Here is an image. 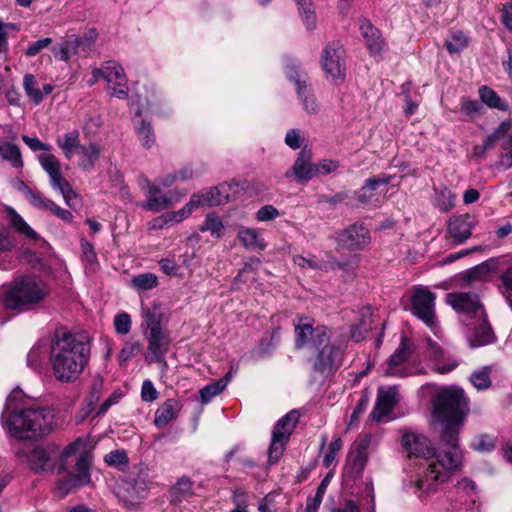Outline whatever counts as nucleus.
Wrapping results in <instances>:
<instances>
[{
	"label": "nucleus",
	"instance_id": "obj_1",
	"mask_svg": "<svg viewBox=\"0 0 512 512\" xmlns=\"http://www.w3.org/2000/svg\"><path fill=\"white\" fill-rule=\"evenodd\" d=\"M470 411L469 399L462 388L451 386L440 390L432 401L433 421L442 426L441 443L448 446L444 467H459L462 453L458 446V435Z\"/></svg>",
	"mask_w": 512,
	"mask_h": 512
},
{
	"label": "nucleus",
	"instance_id": "obj_2",
	"mask_svg": "<svg viewBox=\"0 0 512 512\" xmlns=\"http://www.w3.org/2000/svg\"><path fill=\"white\" fill-rule=\"evenodd\" d=\"M401 443L410 458L419 459L415 475L416 493L419 497L434 492L439 484L448 479L450 471L458 468H447L442 465L444 461H447L445 452L448 450V446L441 442L440 445L444 449L437 452L427 437L406 431L402 435Z\"/></svg>",
	"mask_w": 512,
	"mask_h": 512
},
{
	"label": "nucleus",
	"instance_id": "obj_3",
	"mask_svg": "<svg viewBox=\"0 0 512 512\" xmlns=\"http://www.w3.org/2000/svg\"><path fill=\"white\" fill-rule=\"evenodd\" d=\"M90 351L87 333L56 331L50 346V364L55 378L63 383L77 380L88 364Z\"/></svg>",
	"mask_w": 512,
	"mask_h": 512
},
{
	"label": "nucleus",
	"instance_id": "obj_4",
	"mask_svg": "<svg viewBox=\"0 0 512 512\" xmlns=\"http://www.w3.org/2000/svg\"><path fill=\"white\" fill-rule=\"evenodd\" d=\"M21 390H13L6 400L2 420L11 436L18 439L39 437L51 430L53 414L48 408H33Z\"/></svg>",
	"mask_w": 512,
	"mask_h": 512
},
{
	"label": "nucleus",
	"instance_id": "obj_5",
	"mask_svg": "<svg viewBox=\"0 0 512 512\" xmlns=\"http://www.w3.org/2000/svg\"><path fill=\"white\" fill-rule=\"evenodd\" d=\"M49 295L46 283L35 277H20L11 282L2 300L7 309L28 311L41 305Z\"/></svg>",
	"mask_w": 512,
	"mask_h": 512
},
{
	"label": "nucleus",
	"instance_id": "obj_6",
	"mask_svg": "<svg viewBox=\"0 0 512 512\" xmlns=\"http://www.w3.org/2000/svg\"><path fill=\"white\" fill-rule=\"evenodd\" d=\"M83 445L81 440H76L67 445L60 453L57 446H37L28 452H17V456H26L29 468L36 473H51L57 467L59 473L67 471L68 459L76 455Z\"/></svg>",
	"mask_w": 512,
	"mask_h": 512
},
{
	"label": "nucleus",
	"instance_id": "obj_7",
	"mask_svg": "<svg viewBox=\"0 0 512 512\" xmlns=\"http://www.w3.org/2000/svg\"><path fill=\"white\" fill-rule=\"evenodd\" d=\"M56 144L68 160L72 159L74 154H77V165L85 171H90L94 168L102 152V146L97 142H90L87 145L81 144L77 130L59 136L56 139Z\"/></svg>",
	"mask_w": 512,
	"mask_h": 512
},
{
	"label": "nucleus",
	"instance_id": "obj_8",
	"mask_svg": "<svg viewBox=\"0 0 512 512\" xmlns=\"http://www.w3.org/2000/svg\"><path fill=\"white\" fill-rule=\"evenodd\" d=\"M315 356L313 360V372L323 377L333 375L343 364L345 348L341 344L332 343L328 334V341L312 348Z\"/></svg>",
	"mask_w": 512,
	"mask_h": 512
},
{
	"label": "nucleus",
	"instance_id": "obj_9",
	"mask_svg": "<svg viewBox=\"0 0 512 512\" xmlns=\"http://www.w3.org/2000/svg\"><path fill=\"white\" fill-rule=\"evenodd\" d=\"M298 421V411L291 410L276 423L272 432L271 444L268 450V463L270 465L277 463L282 456L285 450V445L296 428Z\"/></svg>",
	"mask_w": 512,
	"mask_h": 512
},
{
	"label": "nucleus",
	"instance_id": "obj_10",
	"mask_svg": "<svg viewBox=\"0 0 512 512\" xmlns=\"http://www.w3.org/2000/svg\"><path fill=\"white\" fill-rule=\"evenodd\" d=\"M435 293L427 288H417L411 296V313L438 335L439 325L435 311Z\"/></svg>",
	"mask_w": 512,
	"mask_h": 512
},
{
	"label": "nucleus",
	"instance_id": "obj_11",
	"mask_svg": "<svg viewBox=\"0 0 512 512\" xmlns=\"http://www.w3.org/2000/svg\"><path fill=\"white\" fill-rule=\"evenodd\" d=\"M92 460V455L87 451H82L77 455L75 471L68 474L64 479L59 480L57 483L56 489L61 496H65L71 491L90 483V467Z\"/></svg>",
	"mask_w": 512,
	"mask_h": 512
},
{
	"label": "nucleus",
	"instance_id": "obj_12",
	"mask_svg": "<svg viewBox=\"0 0 512 512\" xmlns=\"http://www.w3.org/2000/svg\"><path fill=\"white\" fill-rule=\"evenodd\" d=\"M344 47L339 41L328 43L322 53V68L334 83H340L345 77Z\"/></svg>",
	"mask_w": 512,
	"mask_h": 512
},
{
	"label": "nucleus",
	"instance_id": "obj_13",
	"mask_svg": "<svg viewBox=\"0 0 512 512\" xmlns=\"http://www.w3.org/2000/svg\"><path fill=\"white\" fill-rule=\"evenodd\" d=\"M94 74L96 78L104 79L112 90L111 95L120 99L128 96L127 78L123 67L115 61H107L102 67L95 68Z\"/></svg>",
	"mask_w": 512,
	"mask_h": 512
},
{
	"label": "nucleus",
	"instance_id": "obj_14",
	"mask_svg": "<svg viewBox=\"0 0 512 512\" xmlns=\"http://www.w3.org/2000/svg\"><path fill=\"white\" fill-rule=\"evenodd\" d=\"M295 346L302 349L308 345L313 348L316 345L325 344L328 341V328L326 326L313 327V321L302 317L295 324Z\"/></svg>",
	"mask_w": 512,
	"mask_h": 512
},
{
	"label": "nucleus",
	"instance_id": "obj_15",
	"mask_svg": "<svg viewBox=\"0 0 512 512\" xmlns=\"http://www.w3.org/2000/svg\"><path fill=\"white\" fill-rule=\"evenodd\" d=\"M148 490L146 476L138 475L137 478H127L117 488V495L123 503L129 507H135Z\"/></svg>",
	"mask_w": 512,
	"mask_h": 512
},
{
	"label": "nucleus",
	"instance_id": "obj_16",
	"mask_svg": "<svg viewBox=\"0 0 512 512\" xmlns=\"http://www.w3.org/2000/svg\"><path fill=\"white\" fill-rule=\"evenodd\" d=\"M446 302L458 313L476 318L484 312L477 294L472 292H453L446 295Z\"/></svg>",
	"mask_w": 512,
	"mask_h": 512
},
{
	"label": "nucleus",
	"instance_id": "obj_17",
	"mask_svg": "<svg viewBox=\"0 0 512 512\" xmlns=\"http://www.w3.org/2000/svg\"><path fill=\"white\" fill-rule=\"evenodd\" d=\"M146 339L148 342L146 360L149 363H163L166 364L165 355L169 350L170 337L167 330L162 329L158 331L146 332Z\"/></svg>",
	"mask_w": 512,
	"mask_h": 512
},
{
	"label": "nucleus",
	"instance_id": "obj_18",
	"mask_svg": "<svg viewBox=\"0 0 512 512\" xmlns=\"http://www.w3.org/2000/svg\"><path fill=\"white\" fill-rule=\"evenodd\" d=\"M369 230L362 224H353L340 231L337 244L349 250H361L370 243Z\"/></svg>",
	"mask_w": 512,
	"mask_h": 512
},
{
	"label": "nucleus",
	"instance_id": "obj_19",
	"mask_svg": "<svg viewBox=\"0 0 512 512\" xmlns=\"http://www.w3.org/2000/svg\"><path fill=\"white\" fill-rule=\"evenodd\" d=\"M475 319L473 327H471L466 334L469 346L471 348H478L494 343L496 336L485 313L481 312Z\"/></svg>",
	"mask_w": 512,
	"mask_h": 512
},
{
	"label": "nucleus",
	"instance_id": "obj_20",
	"mask_svg": "<svg viewBox=\"0 0 512 512\" xmlns=\"http://www.w3.org/2000/svg\"><path fill=\"white\" fill-rule=\"evenodd\" d=\"M315 164L312 163V152L306 148L302 149L293 166L285 172V177L294 176L298 182H308L315 177Z\"/></svg>",
	"mask_w": 512,
	"mask_h": 512
},
{
	"label": "nucleus",
	"instance_id": "obj_21",
	"mask_svg": "<svg viewBox=\"0 0 512 512\" xmlns=\"http://www.w3.org/2000/svg\"><path fill=\"white\" fill-rule=\"evenodd\" d=\"M474 217L469 214L452 216L448 221V234L457 245L464 243L472 235Z\"/></svg>",
	"mask_w": 512,
	"mask_h": 512
},
{
	"label": "nucleus",
	"instance_id": "obj_22",
	"mask_svg": "<svg viewBox=\"0 0 512 512\" xmlns=\"http://www.w3.org/2000/svg\"><path fill=\"white\" fill-rule=\"evenodd\" d=\"M412 353V349L408 339L404 336L401 338L399 347L387 360V369L385 374L389 376L406 377L408 373L405 368H400Z\"/></svg>",
	"mask_w": 512,
	"mask_h": 512
},
{
	"label": "nucleus",
	"instance_id": "obj_23",
	"mask_svg": "<svg viewBox=\"0 0 512 512\" xmlns=\"http://www.w3.org/2000/svg\"><path fill=\"white\" fill-rule=\"evenodd\" d=\"M396 394V387H389L387 390H379L375 406L370 413V417L373 421L381 422L392 412L396 404Z\"/></svg>",
	"mask_w": 512,
	"mask_h": 512
},
{
	"label": "nucleus",
	"instance_id": "obj_24",
	"mask_svg": "<svg viewBox=\"0 0 512 512\" xmlns=\"http://www.w3.org/2000/svg\"><path fill=\"white\" fill-rule=\"evenodd\" d=\"M232 184L221 183L216 187H212L203 193H197L200 198L201 206H217L230 201V191L233 189Z\"/></svg>",
	"mask_w": 512,
	"mask_h": 512
},
{
	"label": "nucleus",
	"instance_id": "obj_25",
	"mask_svg": "<svg viewBox=\"0 0 512 512\" xmlns=\"http://www.w3.org/2000/svg\"><path fill=\"white\" fill-rule=\"evenodd\" d=\"M360 30L363 38L365 39V44L369 53L373 56L381 55L384 48V41L381 37L380 31L367 19H362L360 21Z\"/></svg>",
	"mask_w": 512,
	"mask_h": 512
},
{
	"label": "nucleus",
	"instance_id": "obj_26",
	"mask_svg": "<svg viewBox=\"0 0 512 512\" xmlns=\"http://www.w3.org/2000/svg\"><path fill=\"white\" fill-rule=\"evenodd\" d=\"M181 403L174 398L167 399L155 411L154 424L158 428L165 427L178 417L181 411Z\"/></svg>",
	"mask_w": 512,
	"mask_h": 512
},
{
	"label": "nucleus",
	"instance_id": "obj_27",
	"mask_svg": "<svg viewBox=\"0 0 512 512\" xmlns=\"http://www.w3.org/2000/svg\"><path fill=\"white\" fill-rule=\"evenodd\" d=\"M391 181L390 175H379L368 178L356 194L360 204H370L375 196V191L380 185H388Z\"/></svg>",
	"mask_w": 512,
	"mask_h": 512
},
{
	"label": "nucleus",
	"instance_id": "obj_28",
	"mask_svg": "<svg viewBox=\"0 0 512 512\" xmlns=\"http://www.w3.org/2000/svg\"><path fill=\"white\" fill-rule=\"evenodd\" d=\"M38 161L43 170L49 175L51 186L65 179L61 172V164L53 154H41L38 156Z\"/></svg>",
	"mask_w": 512,
	"mask_h": 512
},
{
	"label": "nucleus",
	"instance_id": "obj_29",
	"mask_svg": "<svg viewBox=\"0 0 512 512\" xmlns=\"http://www.w3.org/2000/svg\"><path fill=\"white\" fill-rule=\"evenodd\" d=\"M0 161H7L15 169L23 167L24 162L20 148L11 142L0 140Z\"/></svg>",
	"mask_w": 512,
	"mask_h": 512
},
{
	"label": "nucleus",
	"instance_id": "obj_30",
	"mask_svg": "<svg viewBox=\"0 0 512 512\" xmlns=\"http://www.w3.org/2000/svg\"><path fill=\"white\" fill-rule=\"evenodd\" d=\"M296 91L305 111L310 114L316 113L318 111V103L312 93V90L307 84V80L301 81L300 79H297Z\"/></svg>",
	"mask_w": 512,
	"mask_h": 512
},
{
	"label": "nucleus",
	"instance_id": "obj_31",
	"mask_svg": "<svg viewBox=\"0 0 512 512\" xmlns=\"http://www.w3.org/2000/svg\"><path fill=\"white\" fill-rule=\"evenodd\" d=\"M237 238L248 249L264 250L266 248L264 239L259 236L256 229L242 227L237 233Z\"/></svg>",
	"mask_w": 512,
	"mask_h": 512
},
{
	"label": "nucleus",
	"instance_id": "obj_32",
	"mask_svg": "<svg viewBox=\"0 0 512 512\" xmlns=\"http://www.w3.org/2000/svg\"><path fill=\"white\" fill-rule=\"evenodd\" d=\"M7 217L11 226L21 235L37 241L39 235L26 223V221L13 209L7 208Z\"/></svg>",
	"mask_w": 512,
	"mask_h": 512
},
{
	"label": "nucleus",
	"instance_id": "obj_33",
	"mask_svg": "<svg viewBox=\"0 0 512 512\" xmlns=\"http://www.w3.org/2000/svg\"><path fill=\"white\" fill-rule=\"evenodd\" d=\"M511 123L508 121H503L493 133H491L487 138L484 140L482 146L475 148V155L478 157H481L484 155V153L493 148L496 143L502 139L510 130Z\"/></svg>",
	"mask_w": 512,
	"mask_h": 512
},
{
	"label": "nucleus",
	"instance_id": "obj_34",
	"mask_svg": "<svg viewBox=\"0 0 512 512\" xmlns=\"http://www.w3.org/2000/svg\"><path fill=\"white\" fill-rule=\"evenodd\" d=\"M299 15L307 29L313 30L316 27L317 17L313 0H294Z\"/></svg>",
	"mask_w": 512,
	"mask_h": 512
},
{
	"label": "nucleus",
	"instance_id": "obj_35",
	"mask_svg": "<svg viewBox=\"0 0 512 512\" xmlns=\"http://www.w3.org/2000/svg\"><path fill=\"white\" fill-rule=\"evenodd\" d=\"M368 459L367 445L358 444L351 448L348 454V463L351 464L353 471L360 473L363 471Z\"/></svg>",
	"mask_w": 512,
	"mask_h": 512
},
{
	"label": "nucleus",
	"instance_id": "obj_36",
	"mask_svg": "<svg viewBox=\"0 0 512 512\" xmlns=\"http://www.w3.org/2000/svg\"><path fill=\"white\" fill-rule=\"evenodd\" d=\"M372 314L370 308H363L361 310V318L359 323L354 325L351 330V337L356 342L364 339L366 333L372 329Z\"/></svg>",
	"mask_w": 512,
	"mask_h": 512
},
{
	"label": "nucleus",
	"instance_id": "obj_37",
	"mask_svg": "<svg viewBox=\"0 0 512 512\" xmlns=\"http://www.w3.org/2000/svg\"><path fill=\"white\" fill-rule=\"evenodd\" d=\"M225 227L220 217L214 213H208L205 220L199 227L200 232L209 231L214 238H221L224 233Z\"/></svg>",
	"mask_w": 512,
	"mask_h": 512
},
{
	"label": "nucleus",
	"instance_id": "obj_38",
	"mask_svg": "<svg viewBox=\"0 0 512 512\" xmlns=\"http://www.w3.org/2000/svg\"><path fill=\"white\" fill-rule=\"evenodd\" d=\"M479 95L482 102L491 108H495L501 111H506L509 108L508 103L502 100L499 95L488 86H482L479 89Z\"/></svg>",
	"mask_w": 512,
	"mask_h": 512
},
{
	"label": "nucleus",
	"instance_id": "obj_39",
	"mask_svg": "<svg viewBox=\"0 0 512 512\" xmlns=\"http://www.w3.org/2000/svg\"><path fill=\"white\" fill-rule=\"evenodd\" d=\"M23 192L30 204L35 208L42 211H50L53 205V201L44 197L39 191H34L28 186L23 184Z\"/></svg>",
	"mask_w": 512,
	"mask_h": 512
},
{
	"label": "nucleus",
	"instance_id": "obj_40",
	"mask_svg": "<svg viewBox=\"0 0 512 512\" xmlns=\"http://www.w3.org/2000/svg\"><path fill=\"white\" fill-rule=\"evenodd\" d=\"M162 313L157 306L143 310V321L147 332L162 330Z\"/></svg>",
	"mask_w": 512,
	"mask_h": 512
},
{
	"label": "nucleus",
	"instance_id": "obj_41",
	"mask_svg": "<svg viewBox=\"0 0 512 512\" xmlns=\"http://www.w3.org/2000/svg\"><path fill=\"white\" fill-rule=\"evenodd\" d=\"M469 44V38L462 31H454L445 42V46L450 54L458 53L465 49Z\"/></svg>",
	"mask_w": 512,
	"mask_h": 512
},
{
	"label": "nucleus",
	"instance_id": "obj_42",
	"mask_svg": "<svg viewBox=\"0 0 512 512\" xmlns=\"http://www.w3.org/2000/svg\"><path fill=\"white\" fill-rule=\"evenodd\" d=\"M456 195L447 187L436 191L435 204L442 212H449L455 206Z\"/></svg>",
	"mask_w": 512,
	"mask_h": 512
},
{
	"label": "nucleus",
	"instance_id": "obj_43",
	"mask_svg": "<svg viewBox=\"0 0 512 512\" xmlns=\"http://www.w3.org/2000/svg\"><path fill=\"white\" fill-rule=\"evenodd\" d=\"M158 277L154 273H142L131 279V285L138 291H148L158 286Z\"/></svg>",
	"mask_w": 512,
	"mask_h": 512
},
{
	"label": "nucleus",
	"instance_id": "obj_44",
	"mask_svg": "<svg viewBox=\"0 0 512 512\" xmlns=\"http://www.w3.org/2000/svg\"><path fill=\"white\" fill-rule=\"evenodd\" d=\"M329 483V476L327 475L319 484L316 493L313 497L307 499V504L304 510L309 512H317L320 507L324 494Z\"/></svg>",
	"mask_w": 512,
	"mask_h": 512
},
{
	"label": "nucleus",
	"instance_id": "obj_45",
	"mask_svg": "<svg viewBox=\"0 0 512 512\" xmlns=\"http://www.w3.org/2000/svg\"><path fill=\"white\" fill-rule=\"evenodd\" d=\"M23 87L29 98L35 103L39 104L44 94L38 89L37 81L32 74H26L23 78Z\"/></svg>",
	"mask_w": 512,
	"mask_h": 512
},
{
	"label": "nucleus",
	"instance_id": "obj_46",
	"mask_svg": "<svg viewBox=\"0 0 512 512\" xmlns=\"http://www.w3.org/2000/svg\"><path fill=\"white\" fill-rule=\"evenodd\" d=\"M136 133L143 147L149 149L155 143L152 126L145 120H142L140 126L136 128Z\"/></svg>",
	"mask_w": 512,
	"mask_h": 512
},
{
	"label": "nucleus",
	"instance_id": "obj_47",
	"mask_svg": "<svg viewBox=\"0 0 512 512\" xmlns=\"http://www.w3.org/2000/svg\"><path fill=\"white\" fill-rule=\"evenodd\" d=\"M171 203L172 200L167 195L148 196L146 202L141 204V207L148 211L160 212L169 207Z\"/></svg>",
	"mask_w": 512,
	"mask_h": 512
},
{
	"label": "nucleus",
	"instance_id": "obj_48",
	"mask_svg": "<svg viewBox=\"0 0 512 512\" xmlns=\"http://www.w3.org/2000/svg\"><path fill=\"white\" fill-rule=\"evenodd\" d=\"M470 381L478 390H486L491 386L490 371L488 367H484L479 371H475L470 376Z\"/></svg>",
	"mask_w": 512,
	"mask_h": 512
},
{
	"label": "nucleus",
	"instance_id": "obj_49",
	"mask_svg": "<svg viewBox=\"0 0 512 512\" xmlns=\"http://www.w3.org/2000/svg\"><path fill=\"white\" fill-rule=\"evenodd\" d=\"M104 390V379L97 375L93 378L86 401L97 405Z\"/></svg>",
	"mask_w": 512,
	"mask_h": 512
},
{
	"label": "nucleus",
	"instance_id": "obj_50",
	"mask_svg": "<svg viewBox=\"0 0 512 512\" xmlns=\"http://www.w3.org/2000/svg\"><path fill=\"white\" fill-rule=\"evenodd\" d=\"M104 460L109 466L117 467L118 469H123L129 461L128 455L124 450L111 451L105 455Z\"/></svg>",
	"mask_w": 512,
	"mask_h": 512
},
{
	"label": "nucleus",
	"instance_id": "obj_51",
	"mask_svg": "<svg viewBox=\"0 0 512 512\" xmlns=\"http://www.w3.org/2000/svg\"><path fill=\"white\" fill-rule=\"evenodd\" d=\"M142 350V345L140 342H127L121 349L119 353V361L120 364L127 363L132 358L137 356Z\"/></svg>",
	"mask_w": 512,
	"mask_h": 512
},
{
	"label": "nucleus",
	"instance_id": "obj_52",
	"mask_svg": "<svg viewBox=\"0 0 512 512\" xmlns=\"http://www.w3.org/2000/svg\"><path fill=\"white\" fill-rule=\"evenodd\" d=\"M81 250L83 261H85L92 270H95L98 266V260L93 245L87 240L82 239Z\"/></svg>",
	"mask_w": 512,
	"mask_h": 512
},
{
	"label": "nucleus",
	"instance_id": "obj_53",
	"mask_svg": "<svg viewBox=\"0 0 512 512\" xmlns=\"http://www.w3.org/2000/svg\"><path fill=\"white\" fill-rule=\"evenodd\" d=\"M199 207H202L200 198L198 197V194H193L191 195L189 202L186 203L180 210L176 211V215L178 216V219L182 221L188 218L192 212Z\"/></svg>",
	"mask_w": 512,
	"mask_h": 512
},
{
	"label": "nucleus",
	"instance_id": "obj_54",
	"mask_svg": "<svg viewBox=\"0 0 512 512\" xmlns=\"http://www.w3.org/2000/svg\"><path fill=\"white\" fill-rule=\"evenodd\" d=\"M496 440L490 435H480L472 444L473 448L479 452H490L495 448Z\"/></svg>",
	"mask_w": 512,
	"mask_h": 512
},
{
	"label": "nucleus",
	"instance_id": "obj_55",
	"mask_svg": "<svg viewBox=\"0 0 512 512\" xmlns=\"http://www.w3.org/2000/svg\"><path fill=\"white\" fill-rule=\"evenodd\" d=\"M223 390V384H219L218 382L206 385L200 390L201 403L207 404L213 397L219 395Z\"/></svg>",
	"mask_w": 512,
	"mask_h": 512
},
{
	"label": "nucleus",
	"instance_id": "obj_56",
	"mask_svg": "<svg viewBox=\"0 0 512 512\" xmlns=\"http://www.w3.org/2000/svg\"><path fill=\"white\" fill-rule=\"evenodd\" d=\"M79 43V39H75L74 41L63 42L58 50H53L54 56L62 61L69 60L71 56V51L74 50L79 45Z\"/></svg>",
	"mask_w": 512,
	"mask_h": 512
},
{
	"label": "nucleus",
	"instance_id": "obj_57",
	"mask_svg": "<svg viewBox=\"0 0 512 512\" xmlns=\"http://www.w3.org/2000/svg\"><path fill=\"white\" fill-rule=\"evenodd\" d=\"M341 447H342V440L339 437L335 438L330 443L328 451L324 454V457H323V465L326 468H329L333 464V462L336 458V455L340 451Z\"/></svg>",
	"mask_w": 512,
	"mask_h": 512
},
{
	"label": "nucleus",
	"instance_id": "obj_58",
	"mask_svg": "<svg viewBox=\"0 0 512 512\" xmlns=\"http://www.w3.org/2000/svg\"><path fill=\"white\" fill-rule=\"evenodd\" d=\"M114 326L117 333L126 335L131 330V318L128 313L117 314L114 318Z\"/></svg>",
	"mask_w": 512,
	"mask_h": 512
},
{
	"label": "nucleus",
	"instance_id": "obj_59",
	"mask_svg": "<svg viewBox=\"0 0 512 512\" xmlns=\"http://www.w3.org/2000/svg\"><path fill=\"white\" fill-rule=\"evenodd\" d=\"M457 491L458 493H462L467 495L471 502L475 503L476 497V485L475 483L468 479L464 478L457 483Z\"/></svg>",
	"mask_w": 512,
	"mask_h": 512
},
{
	"label": "nucleus",
	"instance_id": "obj_60",
	"mask_svg": "<svg viewBox=\"0 0 512 512\" xmlns=\"http://www.w3.org/2000/svg\"><path fill=\"white\" fill-rule=\"evenodd\" d=\"M52 42V38L49 37L32 42L27 46L25 50V55L27 57H34L38 55L43 49L51 45Z\"/></svg>",
	"mask_w": 512,
	"mask_h": 512
},
{
	"label": "nucleus",
	"instance_id": "obj_61",
	"mask_svg": "<svg viewBox=\"0 0 512 512\" xmlns=\"http://www.w3.org/2000/svg\"><path fill=\"white\" fill-rule=\"evenodd\" d=\"M15 247V243L10 236V232L5 227H0V256L10 252Z\"/></svg>",
	"mask_w": 512,
	"mask_h": 512
},
{
	"label": "nucleus",
	"instance_id": "obj_62",
	"mask_svg": "<svg viewBox=\"0 0 512 512\" xmlns=\"http://www.w3.org/2000/svg\"><path fill=\"white\" fill-rule=\"evenodd\" d=\"M52 187L61 192L65 202L68 205H70V202L77 197L75 191L72 189L70 183L66 179H63Z\"/></svg>",
	"mask_w": 512,
	"mask_h": 512
},
{
	"label": "nucleus",
	"instance_id": "obj_63",
	"mask_svg": "<svg viewBox=\"0 0 512 512\" xmlns=\"http://www.w3.org/2000/svg\"><path fill=\"white\" fill-rule=\"evenodd\" d=\"M503 150L506 151L500 158V165L508 169L512 167V131L508 138L502 143Z\"/></svg>",
	"mask_w": 512,
	"mask_h": 512
},
{
	"label": "nucleus",
	"instance_id": "obj_64",
	"mask_svg": "<svg viewBox=\"0 0 512 512\" xmlns=\"http://www.w3.org/2000/svg\"><path fill=\"white\" fill-rule=\"evenodd\" d=\"M279 216V211L273 205H265L256 213V219L261 222L270 221Z\"/></svg>",
	"mask_w": 512,
	"mask_h": 512
}]
</instances>
